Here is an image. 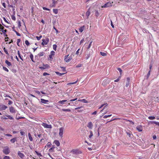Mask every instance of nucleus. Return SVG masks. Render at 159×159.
I'll return each mask as SVG.
<instances>
[{"mask_svg":"<svg viewBox=\"0 0 159 159\" xmlns=\"http://www.w3.org/2000/svg\"><path fill=\"white\" fill-rule=\"evenodd\" d=\"M100 53L101 55L103 56H105L107 55V54L104 52H101Z\"/></svg>","mask_w":159,"mask_h":159,"instance_id":"nucleus-41","label":"nucleus"},{"mask_svg":"<svg viewBox=\"0 0 159 159\" xmlns=\"http://www.w3.org/2000/svg\"><path fill=\"white\" fill-rule=\"evenodd\" d=\"M0 107V109L1 110H5L7 108V106L3 105H1Z\"/></svg>","mask_w":159,"mask_h":159,"instance_id":"nucleus-16","label":"nucleus"},{"mask_svg":"<svg viewBox=\"0 0 159 159\" xmlns=\"http://www.w3.org/2000/svg\"><path fill=\"white\" fill-rule=\"evenodd\" d=\"M25 43L27 46H29L30 45V43L27 40H26L25 41Z\"/></svg>","mask_w":159,"mask_h":159,"instance_id":"nucleus-51","label":"nucleus"},{"mask_svg":"<svg viewBox=\"0 0 159 159\" xmlns=\"http://www.w3.org/2000/svg\"><path fill=\"white\" fill-rule=\"evenodd\" d=\"M53 12L55 14H57L58 12V10L57 9H54L53 10Z\"/></svg>","mask_w":159,"mask_h":159,"instance_id":"nucleus-26","label":"nucleus"},{"mask_svg":"<svg viewBox=\"0 0 159 159\" xmlns=\"http://www.w3.org/2000/svg\"><path fill=\"white\" fill-rule=\"evenodd\" d=\"M4 27L0 24V29L2 30V32L4 34L7 32V30L6 29L4 30Z\"/></svg>","mask_w":159,"mask_h":159,"instance_id":"nucleus-10","label":"nucleus"},{"mask_svg":"<svg viewBox=\"0 0 159 159\" xmlns=\"http://www.w3.org/2000/svg\"><path fill=\"white\" fill-rule=\"evenodd\" d=\"M93 136V132L92 131H90V135H89V138L91 139Z\"/></svg>","mask_w":159,"mask_h":159,"instance_id":"nucleus-36","label":"nucleus"},{"mask_svg":"<svg viewBox=\"0 0 159 159\" xmlns=\"http://www.w3.org/2000/svg\"><path fill=\"white\" fill-rule=\"evenodd\" d=\"M84 38H83V39H82L81 40V41H80V44H81L82 43H83V42H84Z\"/></svg>","mask_w":159,"mask_h":159,"instance_id":"nucleus-59","label":"nucleus"},{"mask_svg":"<svg viewBox=\"0 0 159 159\" xmlns=\"http://www.w3.org/2000/svg\"><path fill=\"white\" fill-rule=\"evenodd\" d=\"M17 54H18L19 57L20 59H21L22 61H23V59L22 58L21 56L20 55V52L19 51V50L18 51H17Z\"/></svg>","mask_w":159,"mask_h":159,"instance_id":"nucleus-28","label":"nucleus"},{"mask_svg":"<svg viewBox=\"0 0 159 159\" xmlns=\"http://www.w3.org/2000/svg\"><path fill=\"white\" fill-rule=\"evenodd\" d=\"M70 152L75 154H80L82 153V152L80 151L78 149H73Z\"/></svg>","mask_w":159,"mask_h":159,"instance_id":"nucleus-1","label":"nucleus"},{"mask_svg":"<svg viewBox=\"0 0 159 159\" xmlns=\"http://www.w3.org/2000/svg\"><path fill=\"white\" fill-rule=\"evenodd\" d=\"M151 123L154 124L159 126V122H156L155 121H152Z\"/></svg>","mask_w":159,"mask_h":159,"instance_id":"nucleus-35","label":"nucleus"},{"mask_svg":"<svg viewBox=\"0 0 159 159\" xmlns=\"http://www.w3.org/2000/svg\"><path fill=\"white\" fill-rule=\"evenodd\" d=\"M57 46L56 44H54L53 45V49L55 50V51H56V48H57Z\"/></svg>","mask_w":159,"mask_h":159,"instance_id":"nucleus-47","label":"nucleus"},{"mask_svg":"<svg viewBox=\"0 0 159 159\" xmlns=\"http://www.w3.org/2000/svg\"><path fill=\"white\" fill-rule=\"evenodd\" d=\"M49 151L50 152H54V149L52 148L49 149Z\"/></svg>","mask_w":159,"mask_h":159,"instance_id":"nucleus-50","label":"nucleus"},{"mask_svg":"<svg viewBox=\"0 0 159 159\" xmlns=\"http://www.w3.org/2000/svg\"><path fill=\"white\" fill-rule=\"evenodd\" d=\"M5 63L8 66H10L12 65L11 63L7 60L5 61Z\"/></svg>","mask_w":159,"mask_h":159,"instance_id":"nucleus-19","label":"nucleus"},{"mask_svg":"<svg viewBox=\"0 0 159 159\" xmlns=\"http://www.w3.org/2000/svg\"><path fill=\"white\" fill-rule=\"evenodd\" d=\"M62 110L64 111H70L71 110L70 109H62Z\"/></svg>","mask_w":159,"mask_h":159,"instance_id":"nucleus-39","label":"nucleus"},{"mask_svg":"<svg viewBox=\"0 0 159 159\" xmlns=\"http://www.w3.org/2000/svg\"><path fill=\"white\" fill-rule=\"evenodd\" d=\"M106 105V106H107L108 105V104H107V103H104V104H102L100 107H99L98 109H100L101 108H102L103 106H104V105Z\"/></svg>","mask_w":159,"mask_h":159,"instance_id":"nucleus-44","label":"nucleus"},{"mask_svg":"<svg viewBox=\"0 0 159 159\" xmlns=\"http://www.w3.org/2000/svg\"><path fill=\"white\" fill-rule=\"evenodd\" d=\"M67 101V100H63L61 101H58V103L64 104V102H66Z\"/></svg>","mask_w":159,"mask_h":159,"instance_id":"nucleus-20","label":"nucleus"},{"mask_svg":"<svg viewBox=\"0 0 159 159\" xmlns=\"http://www.w3.org/2000/svg\"><path fill=\"white\" fill-rule=\"evenodd\" d=\"M9 110L10 112L11 113H15L16 112L14 108L12 107H10L9 108Z\"/></svg>","mask_w":159,"mask_h":159,"instance_id":"nucleus-12","label":"nucleus"},{"mask_svg":"<svg viewBox=\"0 0 159 159\" xmlns=\"http://www.w3.org/2000/svg\"><path fill=\"white\" fill-rule=\"evenodd\" d=\"M20 41H21V40L20 39H18L17 40V42H16L17 44L19 47L20 46L19 44V43L20 42Z\"/></svg>","mask_w":159,"mask_h":159,"instance_id":"nucleus-38","label":"nucleus"},{"mask_svg":"<svg viewBox=\"0 0 159 159\" xmlns=\"http://www.w3.org/2000/svg\"><path fill=\"white\" fill-rule=\"evenodd\" d=\"M16 141V137H15L13 139H11L10 140V142L12 143H15Z\"/></svg>","mask_w":159,"mask_h":159,"instance_id":"nucleus-21","label":"nucleus"},{"mask_svg":"<svg viewBox=\"0 0 159 159\" xmlns=\"http://www.w3.org/2000/svg\"><path fill=\"white\" fill-rule=\"evenodd\" d=\"M35 152L36 154L39 157H40L42 156V155L41 153L39 152H38L36 151H35Z\"/></svg>","mask_w":159,"mask_h":159,"instance_id":"nucleus-37","label":"nucleus"},{"mask_svg":"<svg viewBox=\"0 0 159 159\" xmlns=\"http://www.w3.org/2000/svg\"><path fill=\"white\" fill-rule=\"evenodd\" d=\"M69 55L65 56V57L64 60L66 62H69L72 59L71 56H69Z\"/></svg>","mask_w":159,"mask_h":159,"instance_id":"nucleus-7","label":"nucleus"},{"mask_svg":"<svg viewBox=\"0 0 159 159\" xmlns=\"http://www.w3.org/2000/svg\"><path fill=\"white\" fill-rule=\"evenodd\" d=\"M18 156L21 158L23 159L25 157L24 154L21 153L20 151H18L17 152Z\"/></svg>","mask_w":159,"mask_h":159,"instance_id":"nucleus-9","label":"nucleus"},{"mask_svg":"<svg viewBox=\"0 0 159 159\" xmlns=\"http://www.w3.org/2000/svg\"><path fill=\"white\" fill-rule=\"evenodd\" d=\"M53 29L55 30L56 33L57 34L58 33V30L54 26H53Z\"/></svg>","mask_w":159,"mask_h":159,"instance_id":"nucleus-63","label":"nucleus"},{"mask_svg":"<svg viewBox=\"0 0 159 159\" xmlns=\"http://www.w3.org/2000/svg\"><path fill=\"white\" fill-rule=\"evenodd\" d=\"M148 119L150 120H154L155 119V117L154 116H149L148 117Z\"/></svg>","mask_w":159,"mask_h":159,"instance_id":"nucleus-32","label":"nucleus"},{"mask_svg":"<svg viewBox=\"0 0 159 159\" xmlns=\"http://www.w3.org/2000/svg\"><path fill=\"white\" fill-rule=\"evenodd\" d=\"M3 50H4V51L5 52V53L7 55H9V53H8V52L7 51V50L6 49V48H3Z\"/></svg>","mask_w":159,"mask_h":159,"instance_id":"nucleus-40","label":"nucleus"},{"mask_svg":"<svg viewBox=\"0 0 159 159\" xmlns=\"http://www.w3.org/2000/svg\"><path fill=\"white\" fill-rule=\"evenodd\" d=\"M126 133L127 135L129 137H131V136H133L130 130L128 131H127Z\"/></svg>","mask_w":159,"mask_h":159,"instance_id":"nucleus-17","label":"nucleus"},{"mask_svg":"<svg viewBox=\"0 0 159 159\" xmlns=\"http://www.w3.org/2000/svg\"><path fill=\"white\" fill-rule=\"evenodd\" d=\"M89 57H90V55L88 54L87 55V56L86 57L85 59L86 60H87L89 58Z\"/></svg>","mask_w":159,"mask_h":159,"instance_id":"nucleus-58","label":"nucleus"},{"mask_svg":"<svg viewBox=\"0 0 159 159\" xmlns=\"http://www.w3.org/2000/svg\"><path fill=\"white\" fill-rule=\"evenodd\" d=\"M48 102V100L41 98V102L42 103L46 104Z\"/></svg>","mask_w":159,"mask_h":159,"instance_id":"nucleus-15","label":"nucleus"},{"mask_svg":"<svg viewBox=\"0 0 159 159\" xmlns=\"http://www.w3.org/2000/svg\"><path fill=\"white\" fill-rule=\"evenodd\" d=\"M3 20H4V21L6 23H9L7 21V20L6 19V18L5 17H3Z\"/></svg>","mask_w":159,"mask_h":159,"instance_id":"nucleus-64","label":"nucleus"},{"mask_svg":"<svg viewBox=\"0 0 159 159\" xmlns=\"http://www.w3.org/2000/svg\"><path fill=\"white\" fill-rule=\"evenodd\" d=\"M55 52L54 51H51L50 53V55L52 56H54L55 55Z\"/></svg>","mask_w":159,"mask_h":159,"instance_id":"nucleus-48","label":"nucleus"},{"mask_svg":"<svg viewBox=\"0 0 159 159\" xmlns=\"http://www.w3.org/2000/svg\"><path fill=\"white\" fill-rule=\"evenodd\" d=\"M83 107V106H81L80 107H76V108H75V110H77L78 109H80L81 108H82Z\"/></svg>","mask_w":159,"mask_h":159,"instance_id":"nucleus-60","label":"nucleus"},{"mask_svg":"<svg viewBox=\"0 0 159 159\" xmlns=\"http://www.w3.org/2000/svg\"><path fill=\"white\" fill-rule=\"evenodd\" d=\"M28 137L30 141H32L33 140V139L30 133H28Z\"/></svg>","mask_w":159,"mask_h":159,"instance_id":"nucleus-24","label":"nucleus"},{"mask_svg":"<svg viewBox=\"0 0 159 159\" xmlns=\"http://www.w3.org/2000/svg\"><path fill=\"white\" fill-rule=\"evenodd\" d=\"M82 65L81 64H79L78 65H77L76 66V67L79 68V67H81L82 66Z\"/></svg>","mask_w":159,"mask_h":159,"instance_id":"nucleus-57","label":"nucleus"},{"mask_svg":"<svg viewBox=\"0 0 159 159\" xmlns=\"http://www.w3.org/2000/svg\"><path fill=\"white\" fill-rule=\"evenodd\" d=\"M3 159H10V157L8 156H5L3 157Z\"/></svg>","mask_w":159,"mask_h":159,"instance_id":"nucleus-53","label":"nucleus"},{"mask_svg":"<svg viewBox=\"0 0 159 159\" xmlns=\"http://www.w3.org/2000/svg\"><path fill=\"white\" fill-rule=\"evenodd\" d=\"M17 54H18L19 57L20 59H21L22 61H23V59L22 58L21 56L20 55V52L19 51V50L18 51H17Z\"/></svg>","mask_w":159,"mask_h":159,"instance_id":"nucleus-29","label":"nucleus"},{"mask_svg":"<svg viewBox=\"0 0 159 159\" xmlns=\"http://www.w3.org/2000/svg\"><path fill=\"white\" fill-rule=\"evenodd\" d=\"M33 57H34L33 55L31 53L30 55V58L31 59L33 62H34L33 60Z\"/></svg>","mask_w":159,"mask_h":159,"instance_id":"nucleus-34","label":"nucleus"},{"mask_svg":"<svg viewBox=\"0 0 159 159\" xmlns=\"http://www.w3.org/2000/svg\"><path fill=\"white\" fill-rule=\"evenodd\" d=\"M3 70H5V71H7V72H8L9 71L8 70L6 67L3 66Z\"/></svg>","mask_w":159,"mask_h":159,"instance_id":"nucleus-46","label":"nucleus"},{"mask_svg":"<svg viewBox=\"0 0 159 159\" xmlns=\"http://www.w3.org/2000/svg\"><path fill=\"white\" fill-rule=\"evenodd\" d=\"M78 101H80V102H83L85 103H89V102L86 100L85 99H81V100L79 99L78 100Z\"/></svg>","mask_w":159,"mask_h":159,"instance_id":"nucleus-22","label":"nucleus"},{"mask_svg":"<svg viewBox=\"0 0 159 159\" xmlns=\"http://www.w3.org/2000/svg\"><path fill=\"white\" fill-rule=\"evenodd\" d=\"M17 54H18L19 57L20 59H21L22 61H23V59L22 58L21 56L20 55V52L19 51V50L18 51H17Z\"/></svg>","mask_w":159,"mask_h":159,"instance_id":"nucleus-27","label":"nucleus"},{"mask_svg":"<svg viewBox=\"0 0 159 159\" xmlns=\"http://www.w3.org/2000/svg\"><path fill=\"white\" fill-rule=\"evenodd\" d=\"M43 10H47V11H50V10L48 9V8H46L45 7H43Z\"/></svg>","mask_w":159,"mask_h":159,"instance_id":"nucleus-55","label":"nucleus"},{"mask_svg":"<svg viewBox=\"0 0 159 159\" xmlns=\"http://www.w3.org/2000/svg\"><path fill=\"white\" fill-rule=\"evenodd\" d=\"M20 133L21 134V135L22 136L24 135L25 134V133L24 131H20Z\"/></svg>","mask_w":159,"mask_h":159,"instance_id":"nucleus-61","label":"nucleus"},{"mask_svg":"<svg viewBox=\"0 0 159 159\" xmlns=\"http://www.w3.org/2000/svg\"><path fill=\"white\" fill-rule=\"evenodd\" d=\"M92 41H91L89 43V45L88 46H87V49H89L91 47V45L92 44Z\"/></svg>","mask_w":159,"mask_h":159,"instance_id":"nucleus-31","label":"nucleus"},{"mask_svg":"<svg viewBox=\"0 0 159 159\" xmlns=\"http://www.w3.org/2000/svg\"><path fill=\"white\" fill-rule=\"evenodd\" d=\"M42 36L40 35L39 36H36V38L37 40H39L42 38Z\"/></svg>","mask_w":159,"mask_h":159,"instance_id":"nucleus-49","label":"nucleus"},{"mask_svg":"<svg viewBox=\"0 0 159 159\" xmlns=\"http://www.w3.org/2000/svg\"><path fill=\"white\" fill-rule=\"evenodd\" d=\"M53 143H55L57 146L58 147L60 145V143L58 140H55L53 142Z\"/></svg>","mask_w":159,"mask_h":159,"instance_id":"nucleus-14","label":"nucleus"},{"mask_svg":"<svg viewBox=\"0 0 159 159\" xmlns=\"http://www.w3.org/2000/svg\"><path fill=\"white\" fill-rule=\"evenodd\" d=\"M55 73L56 74L59 75L60 76H61L62 75L65 74V73H59V72H56Z\"/></svg>","mask_w":159,"mask_h":159,"instance_id":"nucleus-33","label":"nucleus"},{"mask_svg":"<svg viewBox=\"0 0 159 159\" xmlns=\"http://www.w3.org/2000/svg\"><path fill=\"white\" fill-rule=\"evenodd\" d=\"M77 81H76L74 82H71V83H70L68 84H75L77 83Z\"/></svg>","mask_w":159,"mask_h":159,"instance_id":"nucleus-56","label":"nucleus"},{"mask_svg":"<svg viewBox=\"0 0 159 159\" xmlns=\"http://www.w3.org/2000/svg\"><path fill=\"white\" fill-rule=\"evenodd\" d=\"M11 19L12 20H16V17H15V16H14L13 15H12L11 16Z\"/></svg>","mask_w":159,"mask_h":159,"instance_id":"nucleus-54","label":"nucleus"},{"mask_svg":"<svg viewBox=\"0 0 159 159\" xmlns=\"http://www.w3.org/2000/svg\"><path fill=\"white\" fill-rule=\"evenodd\" d=\"M49 40L48 38H47L46 39H43L41 44L42 46H44L45 45H46L48 44L49 42Z\"/></svg>","mask_w":159,"mask_h":159,"instance_id":"nucleus-5","label":"nucleus"},{"mask_svg":"<svg viewBox=\"0 0 159 159\" xmlns=\"http://www.w3.org/2000/svg\"><path fill=\"white\" fill-rule=\"evenodd\" d=\"M2 151L3 153L6 155L8 154L10 152V150L9 148L7 146L5 147L4 148L3 150Z\"/></svg>","mask_w":159,"mask_h":159,"instance_id":"nucleus-2","label":"nucleus"},{"mask_svg":"<svg viewBox=\"0 0 159 159\" xmlns=\"http://www.w3.org/2000/svg\"><path fill=\"white\" fill-rule=\"evenodd\" d=\"M6 116L7 117V119H9L11 120L13 119V117L10 115H6Z\"/></svg>","mask_w":159,"mask_h":159,"instance_id":"nucleus-25","label":"nucleus"},{"mask_svg":"<svg viewBox=\"0 0 159 159\" xmlns=\"http://www.w3.org/2000/svg\"><path fill=\"white\" fill-rule=\"evenodd\" d=\"M89 9L86 12V15L87 16V18H88L89 16H90V11H89Z\"/></svg>","mask_w":159,"mask_h":159,"instance_id":"nucleus-23","label":"nucleus"},{"mask_svg":"<svg viewBox=\"0 0 159 159\" xmlns=\"http://www.w3.org/2000/svg\"><path fill=\"white\" fill-rule=\"evenodd\" d=\"M117 70L119 71L120 75H121L122 73V70L120 68H117Z\"/></svg>","mask_w":159,"mask_h":159,"instance_id":"nucleus-42","label":"nucleus"},{"mask_svg":"<svg viewBox=\"0 0 159 159\" xmlns=\"http://www.w3.org/2000/svg\"><path fill=\"white\" fill-rule=\"evenodd\" d=\"M52 59L53 58L52 57V56L50 55H49V57L48 58V61H52Z\"/></svg>","mask_w":159,"mask_h":159,"instance_id":"nucleus-45","label":"nucleus"},{"mask_svg":"<svg viewBox=\"0 0 159 159\" xmlns=\"http://www.w3.org/2000/svg\"><path fill=\"white\" fill-rule=\"evenodd\" d=\"M41 125L45 128L51 129L52 128V126L51 125H48L45 123H43Z\"/></svg>","mask_w":159,"mask_h":159,"instance_id":"nucleus-4","label":"nucleus"},{"mask_svg":"<svg viewBox=\"0 0 159 159\" xmlns=\"http://www.w3.org/2000/svg\"><path fill=\"white\" fill-rule=\"evenodd\" d=\"M85 29V26L84 25H83L79 29V31L80 32H82Z\"/></svg>","mask_w":159,"mask_h":159,"instance_id":"nucleus-18","label":"nucleus"},{"mask_svg":"<svg viewBox=\"0 0 159 159\" xmlns=\"http://www.w3.org/2000/svg\"><path fill=\"white\" fill-rule=\"evenodd\" d=\"M43 66H40L39 67L40 69L42 70L48 69L50 67L47 64H43Z\"/></svg>","mask_w":159,"mask_h":159,"instance_id":"nucleus-3","label":"nucleus"},{"mask_svg":"<svg viewBox=\"0 0 159 159\" xmlns=\"http://www.w3.org/2000/svg\"><path fill=\"white\" fill-rule=\"evenodd\" d=\"M44 54V53L43 52H40L38 54V56L39 57H42V56H43Z\"/></svg>","mask_w":159,"mask_h":159,"instance_id":"nucleus-30","label":"nucleus"},{"mask_svg":"<svg viewBox=\"0 0 159 159\" xmlns=\"http://www.w3.org/2000/svg\"><path fill=\"white\" fill-rule=\"evenodd\" d=\"M61 68L62 69L63 71L64 72H66V70L65 69V68L64 67H61Z\"/></svg>","mask_w":159,"mask_h":159,"instance_id":"nucleus-62","label":"nucleus"},{"mask_svg":"<svg viewBox=\"0 0 159 159\" xmlns=\"http://www.w3.org/2000/svg\"><path fill=\"white\" fill-rule=\"evenodd\" d=\"M64 130V128L63 127H61L59 129V135L61 138H62L63 137V134Z\"/></svg>","mask_w":159,"mask_h":159,"instance_id":"nucleus-6","label":"nucleus"},{"mask_svg":"<svg viewBox=\"0 0 159 159\" xmlns=\"http://www.w3.org/2000/svg\"><path fill=\"white\" fill-rule=\"evenodd\" d=\"M93 126V125L91 122H89L87 127H88L90 129H92Z\"/></svg>","mask_w":159,"mask_h":159,"instance_id":"nucleus-13","label":"nucleus"},{"mask_svg":"<svg viewBox=\"0 0 159 159\" xmlns=\"http://www.w3.org/2000/svg\"><path fill=\"white\" fill-rule=\"evenodd\" d=\"M136 129L139 132H141L143 130V127L141 125H139L137 126Z\"/></svg>","mask_w":159,"mask_h":159,"instance_id":"nucleus-11","label":"nucleus"},{"mask_svg":"<svg viewBox=\"0 0 159 159\" xmlns=\"http://www.w3.org/2000/svg\"><path fill=\"white\" fill-rule=\"evenodd\" d=\"M112 6V3L110 2H108L102 6V8L108 7Z\"/></svg>","mask_w":159,"mask_h":159,"instance_id":"nucleus-8","label":"nucleus"},{"mask_svg":"<svg viewBox=\"0 0 159 159\" xmlns=\"http://www.w3.org/2000/svg\"><path fill=\"white\" fill-rule=\"evenodd\" d=\"M111 116H112L111 114H110V115H105L103 116V118L104 119H106V118H107L108 117H111Z\"/></svg>","mask_w":159,"mask_h":159,"instance_id":"nucleus-43","label":"nucleus"},{"mask_svg":"<svg viewBox=\"0 0 159 159\" xmlns=\"http://www.w3.org/2000/svg\"><path fill=\"white\" fill-rule=\"evenodd\" d=\"M51 143L50 142H48L47 144V146L48 147H51Z\"/></svg>","mask_w":159,"mask_h":159,"instance_id":"nucleus-52","label":"nucleus"}]
</instances>
